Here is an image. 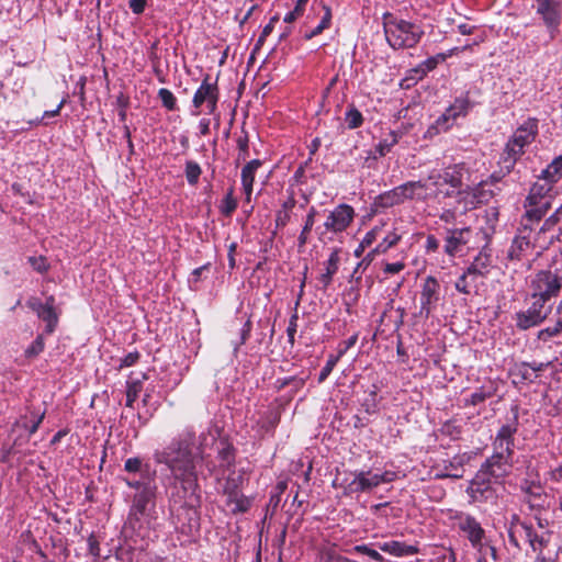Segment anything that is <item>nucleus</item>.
Listing matches in <instances>:
<instances>
[{
    "mask_svg": "<svg viewBox=\"0 0 562 562\" xmlns=\"http://www.w3.org/2000/svg\"><path fill=\"white\" fill-rule=\"evenodd\" d=\"M195 431L186 427L170 443L156 449L153 457L157 464H164L172 477L179 481L186 491H191V497L198 501V474L195 470L193 446Z\"/></svg>",
    "mask_w": 562,
    "mask_h": 562,
    "instance_id": "nucleus-1",
    "label": "nucleus"
},
{
    "mask_svg": "<svg viewBox=\"0 0 562 562\" xmlns=\"http://www.w3.org/2000/svg\"><path fill=\"white\" fill-rule=\"evenodd\" d=\"M517 414L512 424L503 425L497 431L493 447L494 453L485 460L479 471H484L486 476L495 483L503 480L510 472L514 456V435L517 432Z\"/></svg>",
    "mask_w": 562,
    "mask_h": 562,
    "instance_id": "nucleus-2",
    "label": "nucleus"
},
{
    "mask_svg": "<svg viewBox=\"0 0 562 562\" xmlns=\"http://www.w3.org/2000/svg\"><path fill=\"white\" fill-rule=\"evenodd\" d=\"M386 42L394 49L415 47L424 36L420 25L385 12L382 16Z\"/></svg>",
    "mask_w": 562,
    "mask_h": 562,
    "instance_id": "nucleus-3",
    "label": "nucleus"
},
{
    "mask_svg": "<svg viewBox=\"0 0 562 562\" xmlns=\"http://www.w3.org/2000/svg\"><path fill=\"white\" fill-rule=\"evenodd\" d=\"M538 135V120L529 117L520 124L508 138L501 162L506 173H509L517 160L525 154V148L529 146Z\"/></svg>",
    "mask_w": 562,
    "mask_h": 562,
    "instance_id": "nucleus-4",
    "label": "nucleus"
},
{
    "mask_svg": "<svg viewBox=\"0 0 562 562\" xmlns=\"http://www.w3.org/2000/svg\"><path fill=\"white\" fill-rule=\"evenodd\" d=\"M562 286V250L557 255L552 265L538 271L530 281L531 297L546 302L558 296Z\"/></svg>",
    "mask_w": 562,
    "mask_h": 562,
    "instance_id": "nucleus-5",
    "label": "nucleus"
},
{
    "mask_svg": "<svg viewBox=\"0 0 562 562\" xmlns=\"http://www.w3.org/2000/svg\"><path fill=\"white\" fill-rule=\"evenodd\" d=\"M491 267L492 256L486 249H483L458 278L454 283L456 290L465 295L477 292L479 279L485 278L490 273Z\"/></svg>",
    "mask_w": 562,
    "mask_h": 562,
    "instance_id": "nucleus-6",
    "label": "nucleus"
},
{
    "mask_svg": "<svg viewBox=\"0 0 562 562\" xmlns=\"http://www.w3.org/2000/svg\"><path fill=\"white\" fill-rule=\"evenodd\" d=\"M450 519L454 521L456 527L468 539L471 547L481 551L487 541L486 531L481 522L471 514L460 510L451 512Z\"/></svg>",
    "mask_w": 562,
    "mask_h": 562,
    "instance_id": "nucleus-7",
    "label": "nucleus"
},
{
    "mask_svg": "<svg viewBox=\"0 0 562 562\" xmlns=\"http://www.w3.org/2000/svg\"><path fill=\"white\" fill-rule=\"evenodd\" d=\"M353 479L345 486V494H358L370 492L382 483H391L395 480L396 474L392 471H384L382 473H372L371 471H357Z\"/></svg>",
    "mask_w": 562,
    "mask_h": 562,
    "instance_id": "nucleus-8",
    "label": "nucleus"
},
{
    "mask_svg": "<svg viewBox=\"0 0 562 562\" xmlns=\"http://www.w3.org/2000/svg\"><path fill=\"white\" fill-rule=\"evenodd\" d=\"M432 176H438V189H442L441 195L452 196L462 189L464 175L468 173V169L464 164H456L448 166L442 170L434 169L430 171Z\"/></svg>",
    "mask_w": 562,
    "mask_h": 562,
    "instance_id": "nucleus-9",
    "label": "nucleus"
},
{
    "mask_svg": "<svg viewBox=\"0 0 562 562\" xmlns=\"http://www.w3.org/2000/svg\"><path fill=\"white\" fill-rule=\"evenodd\" d=\"M218 98L220 91L217 82H212L210 75H206L203 78L200 87L194 92L192 99V105L194 108V111H192V114L199 115L200 109L204 103L206 104L209 114H215L217 110Z\"/></svg>",
    "mask_w": 562,
    "mask_h": 562,
    "instance_id": "nucleus-10",
    "label": "nucleus"
},
{
    "mask_svg": "<svg viewBox=\"0 0 562 562\" xmlns=\"http://www.w3.org/2000/svg\"><path fill=\"white\" fill-rule=\"evenodd\" d=\"M531 305L526 311L516 313L515 321L517 328L527 330L542 324L551 313V306L546 305V301L532 297Z\"/></svg>",
    "mask_w": 562,
    "mask_h": 562,
    "instance_id": "nucleus-11",
    "label": "nucleus"
},
{
    "mask_svg": "<svg viewBox=\"0 0 562 562\" xmlns=\"http://www.w3.org/2000/svg\"><path fill=\"white\" fill-rule=\"evenodd\" d=\"M494 480L486 476L484 471H477L467 488L470 502L484 503L495 498L496 491L494 488Z\"/></svg>",
    "mask_w": 562,
    "mask_h": 562,
    "instance_id": "nucleus-12",
    "label": "nucleus"
},
{
    "mask_svg": "<svg viewBox=\"0 0 562 562\" xmlns=\"http://www.w3.org/2000/svg\"><path fill=\"white\" fill-rule=\"evenodd\" d=\"M419 300V316L427 319L436 310L440 301V284L435 277L428 276L425 278L422 284Z\"/></svg>",
    "mask_w": 562,
    "mask_h": 562,
    "instance_id": "nucleus-13",
    "label": "nucleus"
},
{
    "mask_svg": "<svg viewBox=\"0 0 562 562\" xmlns=\"http://www.w3.org/2000/svg\"><path fill=\"white\" fill-rule=\"evenodd\" d=\"M355 216L356 213L351 205L346 203L338 204L326 216L324 228L326 232L340 234L350 226Z\"/></svg>",
    "mask_w": 562,
    "mask_h": 562,
    "instance_id": "nucleus-14",
    "label": "nucleus"
},
{
    "mask_svg": "<svg viewBox=\"0 0 562 562\" xmlns=\"http://www.w3.org/2000/svg\"><path fill=\"white\" fill-rule=\"evenodd\" d=\"M536 13L541 18L549 32L559 30L562 22V1L560 0H535Z\"/></svg>",
    "mask_w": 562,
    "mask_h": 562,
    "instance_id": "nucleus-15",
    "label": "nucleus"
},
{
    "mask_svg": "<svg viewBox=\"0 0 562 562\" xmlns=\"http://www.w3.org/2000/svg\"><path fill=\"white\" fill-rule=\"evenodd\" d=\"M521 227L518 229V234L515 236L509 249L508 258L512 260H520L526 257L530 250L538 247L535 244V234L532 227L524 222H520Z\"/></svg>",
    "mask_w": 562,
    "mask_h": 562,
    "instance_id": "nucleus-16",
    "label": "nucleus"
},
{
    "mask_svg": "<svg viewBox=\"0 0 562 562\" xmlns=\"http://www.w3.org/2000/svg\"><path fill=\"white\" fill-rule=\"evenodd\" d=\"M499 191L490 187V181H481L474 187H467L464 191H459V201L464 200L467 204L476 206L479 204L487 203Z\"/></svg>",
    "mask_w": 562,
    "mask_h": 562,
    "instance_id": "nucleus-17",
    "label": "nucleus"
},
{
    "mask_svg": "<svg viewBox=\"0 0 562 562\" xmlns=\"http://www.w3.org/2000/svg\"><path fill=\"white\" fill-rule=\"evenodd\" d=\"M553 201L554 200H549L548 198L530 199V195H527L524 203L525 213L521 216V222L530 226L533 223H539L552 207Z\"/></svg>",
    "mask_w": 562,
    "mask_h": 562,
    "instance_id": "nucleus-18",
    "label": "nucleus"
},
{
    "mask_svg": "<svg viewBox=\"0 0 562 562\" xmlns=\"http://www.w3.org/2000/svg\"><path fill=\"white\" fill-rule=\"evenodd\" d=\"M472 231L470 227L449 228L445 238V252L449 257H454L461 251L462 247L468 245L471 239Z\"/></svg>",
    "mask_w": 562,
    "mask_h": 562,
    "instance_id": "nucleus-19",
    "label": "nucleus"
},
{
    "mask_svg": "<svg viewBox=\"0 0 562 562\" xmlns=\"http://www.w3.org/2000/svg\"><path fill=\"white\" fill-rule=\"evenodd\" d=\"M562 216V207H558L548 218L544 220L541 227L535 234V244L538 245L540 250L547 249L557 240L555 236L547 237L546 234L552 231Z\"/></svg>",
    "mask_w": 562,
    "mask_h": 562,
    "instance_id": "nucleus-20",
    "label": "nucleus"
},
{
    "mask_svg": "<svg viewBox=\"0 0 562 562\" xmlns=\"http://www.w3.org/2000/svg\"><path fill=\"white\" fill-rule=\"evenodd\" d=\"M156 484H147L143 491L137 492L133 498V505L130 513V521L138 520L139 516H143L147 509V506L155 498Z\"/></svg>",
    "mask_w": 562,
    "mask_h": 562,
    "instance_id": "nucleus-21",
    "label": "nucleus"
},
{
    "mask_svg": "<svg viewBox=\"0 0 562 562\" xmlns=\"http://www.w3.org/2000/svg\"><path fill=\"white\" fill-rule=\"evenodd\" d=\"M438 176L429 172L426 179L415 181L417 201H428L437 199L442 193V189H438Z\"/></svg>",
    "mask_w": 562,
    "mask_h": 562,
    "instance_id": "nucleus-22",
    "label": "nucleus"
},
{
    "mask_svg": "<svg viewBox=\"0 0 562 562\" xmlns=\"http://www.w3.org/2000/svg\"><path fill=\"white\" fill-rule=\"evenodd\" d=\"M471 459L469 453L454 456L451 460L443 463L442 471L437 473L438 477L461 479L464 474V464Z\"/></svg>",
    "mask_w": 562,
    "mask_h": 562,
    "instance_id": "nucleus-23",
    "label": "nucleus"
},
{
    "mask_svg": "<svg viewBox=\"0 0 562 562\" xmlns=\"http://www.w3.org/2000/svg\"><path fill=\"white\" fill-rule=\"evenodd\" d=\"M55 300L49 296L46 303L34 302L30 303V306L37 313L38 317L46 322V331L53 333L57 324V315L54 310Z\"/></svg>",
    "mask_w": 562,
    "mask_h": 562,
    "instance_id": "nucleus-24",
    "label": "nucleus"
},
{
    "mask_svg": "<svg viewBox=\"0 0 562 562\" xmlns=\"http://www.w3.org/2000/svg\"><path fill=\"white\" fill-rule=\"evenodd\" d=\"M261 160L252 159L241 169V186L247 202H250L256 172L261 167Z\"/></svg>",
    "mask_w": 562,
    "mask_h": 562,
    "instance_id": "nucleus-25",
    "label": "nucleus"
},
{
    "mask_svg": "<svg viewBox=\"0 0 562 562\" xmlns=\"http://www.w3.org/2000/svg\"><path fill=\"white\" fill-rule=\"evenodd\" d=\"M318 9H319V11H317L315 9V12L321 15V20L315 27L305 32L304 38L307 41L322 34L325 30L329 29L331 25V18H333L331 9L328 5H326L325 3H319Z\"/></svg>",
    "mask_w": 562,
    "mask_h": 562,
    "instance_id": "nucleus-26",
    "label": "nucleus"
},
{
    "mask_svg": "<svg viewBox=\"0 0 562 562\" xmlns=\"http://www.w3.org/2000/svg\"><path fill=\"white\" fill-rule=\"evenodd\" d=\"M554 182L555 181H551V179H547L542 173L541 178L530 188L528 195H530V199L548 198L549 200H554L557 195V191L553 187Z\"/></svg>",
    "mask_w": 562,
    "mask_h": 562,
    "instance_id": "nucleus-27",
    "label": "nucleus"
},
{
    "mask_svg": "<svg viewBox=\"0 0 562 562\" xmlns=\"http://www.w3.org/2000/svg\"><path fill=\"white\" fill-rule=\"evenodd\" d=\"M339 260V249L335 248L331 250L327 261L325 262V272L318 278V282L324 289L331 283L334 274L338 271Z\"/></svg>",
    "mask_w": 562,
    "mask_h": 562,
    "instance_id": "nucleus-28",
    "label": "nucleus"
},
{
    "mask_svg": "<svg viewBox=\"0 0 562 562\" xmlns=\"http://www.w3.org/2000/svg\"><path fill=\"white\" fill-rule=\"evenodd\" d=\"M383 552L392 554L394 557H408L414 555L418 552L417 547L406 544L401 541H389L380 544L379 547Z\"/></svg>",
    "mask_w": 562,
    "mask_h": 562,
    "instance_id": "nucleus-29",
    "label": "nucleus"
},
{
    "mask_svg": "<svg viewBox=\"0 0 562 562\" xmlns=\"http://www.w3.org/2000/svg\"><path fill=\"white\" fill-rule=\"evenodd\" d=\"M402 203H404V199L398 186L379 194L374 200V205L383 209H389Z\"/></svg>",
    "mask_w": 562,
    "mask_h": 562,
    "instance_id": "nucleus-30",
    "label": "nucleus"
},
{
    "mask_svg": "<svg viewBox=\"0 0 562 562\" xmlns=\"http://www.w3.org/2000/svg\"><path fill=\"white\" fill-rule=\"evenodd\" d=\"M555 322L553 325L548 326L538 331V339L541 341H548L552 337H555L562 333V300L559 302L555 308Z\"/></svg>",
    "mask_w": 562,
    "mask_h": 562,
    "instance_id": "nucleus-31",
    "label": "nucleus"
},
{
    "mask_svg": "<svg viewBox=\"0 0 562 562\" xmlns=\"http://www.w3.org/2000/svg\"><path fill=\"white\" fill-rule=\"evenodd\" d=\"M457 120L452 117L451 112L447 109L436 121L428 127L427 135L434 136L441 132H447Z\"/></svg>",
    "mask_w": 562,
    "mask_h": 562,
    "instance_id": "nucleus-32",
    "label": "nucleus"
},
{
    "mask_svg": "<svg viewBox=\"0 0 562 562\" xmlns=\"http://www.w3.org/2000/svg\"><path fill=\"white\" fill-rule=\"evenodd\" d=\"M316 215H317V210L314 206L310 207V210L305 216L303 228L297 238L299 249H303L305 247V245L307 244L310 233L315 224Z\"/></svg>",
    "mask_w": 562,
    "mask_h": 562,
    "instance_id": "nucleus-33",
    "label": "nucleus"
},
{
    "mask_svg": "<svg viewBox=\"0 0 562 562\" xmlns=\"http://www.w3.org/2000/svg\"><path fill=\"white\" fill-rule=\"evenodd\" d=\"M524 529L532 550L537 552L538 555H542V551L548 544V537L544 533L538 535L531 527L525 526Z\"/></svg>",
    "mask_w": 562,
    "mask_h": 562,
    "instance_id": "nucleus-34",
    "label": "nucleus"
},
{
    "mask_svg": "<svg viewBox=\"0 0 562 562\" xmlns=\"http://www.w3.org/2000/svg\"><path fill=\"white\" fill-rule=\"evenodd\" d=\"M217 457L220 460V467L224 469H228L234 465L235 462V450L232 445L228 442L221 441Z\"/></svg>",
    "mask_w": 562,
    "mask_h": 562,
    "instance_id": "nucleus-35",
    "label": "nucleus"
},
{
    "mask_svg": "<svg viewBox=\"0 0 562 562\" xmlns=\"http://www.w3.org/2000/svg\"><path fill=\"white\" fill-rule=\"evenodd\" d=\"M495 393V389L492 386H482L473 392L469 397L464 398L465 406H476L487 398L492 397Z\"/></svg>",
    "mask_w": 562,
    "mask_h": 562,
    "instance_id": "nucleus-36",
    "label": "nucleus"
},
{
    "mask_svg": "<svg viewBox=\"0 0 562 562\" xmlns=\"http://www.w3.org/2000/svg\"><path fill=\"white\" fill-rule=\"evenodd\" d=\"M400 134L391 131L384 138H382L376 145H375V151L379 154L380 157L385 156L387 153L391 151L392 147L398 143Z\"/></svg>",
    "mask_w": 562,
    "mask_h": 562,
    "instance_id": "nucleus-37",
    "label": "nucleus"
},
{
    "mask_svg": "<svg viewBox=\"0 0 562 562\" xmlns=\"http://www.w3.org/2000/svg\"><path fill=\"white\" fill-rule=\"evenodd\" d=\"M471 108V103L469 98L460 97L457 98L453 103L448 108V110L451 112L452 117L456 120L460 116H465Z\"/></svg>",
    "mask_w": 562,
    "mask_h": 562,
    "instance_id": "nucleus-38",
    "label": "nucleus"
},
{
    "mask_svg": "<svg viewBox=\"0 0 562 562\" xmlns=\"http://www.w3.org/2000/svg\"><path fill=\"white\" fill-rule=\"evenodd\" d=\"M143 389L142 380H128L126 382V406L133 407Z\"/></svg>",
    "mask_w": 562,
    "mask_h": 562,
    "instance_id": "nucleus-39",
    "label": "nucleus"
},
{
    "mask_svg": "<svg viewBox=\"0 0 562 562\" xmlns=\"http://www.w3.org/2000/svg\"><path fill=\"white\" fill-rule=\"evenodd\" d=\"M543 175L547 179H551V181H558L562 178V154L552 160L543 170Z\"/></svg>",
    "mask_w": 562,
    "mask_h": 562,
    "instance_id": "nucleus-40",
    "label": "nucleus"
},
{
    "mask_svg": "<svg viewBox=\"0 0 562 562\" xmlns=\"http://www.w3.org/2000/svg\"><path fill=\"white\" fill-rule=\"evenodd\" d=\"M184 173L189 184L195 186L199 182L202 169L198 162L193 160H188L186 162Z\"/></svg>",
    "mask_w": 562,
    "mask_h": 562,
    "instance_id": "nucleus-41",
    "label": "nucleus"
},
{
    "mask_svg": "<svg viewBox=\"0 0 562 562\" xmlns=\"http://www.w3.org/2000/svg\"><path fill=\"white\" fill-rule=\"evenodd\" d=\"M344 353L345 350H339L337 355H330L328 357L326 364L324 366L318 375V383H323L328 378V375L331 373L335 366L337 364V362L339 361Z\"/></svg>",
    "mask_w": 562,
    "mask_h": 562,
    "instance_id": "nucleus-42",
    "label": "nucleus"
},
{
    "mask_svg": "<svg viewBox=\"0 0 562 562\" xmlns=\"http://www.w3.org/2000/svg\"><path fill=\"white\" fill-rule=\"evenodd\" d=\"M158 98L161 101L162 106H165L168 111H176L178 109L177 98L169 89H167V88L159 89Z\"/></svg>",
    "mask_w": 562,
    "mask_h": 562,
    "instance_id": "nucleus-43",
    "label": "nucleus"
},
{
    "mask_svg": "<svg viewBox=\"0 0 562 562\" xmlns=\"http://www.w3.org/2000/svg\"><path fill=\"white\" fill-rule=\"evenodd\" d=\"M345 121L347 123L348 128L355 130L362 125L363 123V116L361 112L356 109L355 106H351L345 115Z\"/></svg>",
    "mask_w": 562,
    "mask_h": 562,
    "instance_id": "nucleus-44",
    "label": "nucleus"
},
{
    "mask_svg": "<svg viewBox=\"0 0 562 562\" xmlns=\"http://www.w3.org/2000/svg\"><path fill=\"white\" fill-rule=\"evenodd\" d=\"M401 239V236L396 233H390L386 235L381 243L376 245V247L373 249V252L378 254H384L391 247L395 246L398 240Z\"/></svg>",
    "mask_w": 562,
    "mask_h": 562,
    "instance_id": "nucleus-45",
    "label": "nucleus"
},
{
    "mask_svg": "<svg viewBox=\"0 0 562 562\" xmlns=\"http://www.w3.org/2000/svg\"><path fill=\"white\" fill-rule=\"evenodd\" d=\"M234 190L231 188L224 199L222 200L221 204V212L222 214L229 216L237 207V201L234 198Z\"/></svg>",
    "mask_w": 562,
    "mask_h": 562,
    "instance_id": "nucleus-46",
    "label": "nucleus"
},
{
    "mask_svg": "<svg viewBox=\"0 0 562 562\" xmlns=\"http://www.w3.org/2000/svg\"><path fill=\"white\" fill-rule=\"evenodd\" d=\"M451 54H449L450 56ZM448 57L447 54L440 53L435 56H431L427 58L423 64L420 65L423 71L428 72L434 70L438 64L443 63L446 58Z\"/></svg>",
    "mask_w": 562,
    "mask_h": 562,
    "instance_id": "nucleus-47",
    "label": "nucleus"
},
{
    "mask_svg": "<svg viewBox=\"0 0 562 562\" xmlns=\"http://www.w3.org/2000/svg\"><path fill=\"white\" fill-rule=\"evenodd\" d=\"M362 407L369 415L375 414L378 412V394L375 390L368 394V397L362 403Z\"/></svg>",
    "mask_w": 562,
    "mask_h": 562,
    "instance_id": "nucleus-48",
    "label": "nucleus"
},
{
    "mask_svg": "<svg viewBox=\"0 0 562 562\" xmlns=\"http://www.w3.org/2000/svg\"><path fill=\"white\" fill-rule=\"evenodd\" d=\"M308 0H296L295 8L285 14L284 22L285 23H292L294 22L299 16L303 14L304 7L307 3Z\"/></svg>",
    "mask_w": 562,
    "mask_h": 562,
    "instance_id": "nucleus-49",
    "label": "nucleus"
},
{
    "mask_svg": "<svg viewBox=\"0 0 562 562\" xmlns=\"http://www.w3.org/2000/svg\"><path fill=\"white\" fill-rule=\"evenodd\" d=\"M238 158L237 160H246L249 156V140L247 135L237 138Z\"/></svg>",
    "mask_w": 562,
    "mask_h": 562,
    "instance_id": "nucleus-50",
    "label": "nucleus"
},
{
    "mask_svg": "<svg viewBox=\"0 0 562 562\" xmlns=\"http://www.w3.org/2000/svg\"><path fill=\"white\" fill-rule=\"evenodd\" d=\"M398 187L402 191L404 202L406 200H417L415 181H407Z\"/></svg>",
    "mask_w": 562,
    "mask_h": 562,
    "instance_id": "nucleus-51",
    "label": "nucleus"
},
{
    "mask_svg": "<svg viewBox=\"0 0 562 562\" xmlns=\"http://www.w3.org/2000/svg\"><path fill=\"white\" fill-rule=\"evenodd\" d=\"M353 551L360 554H366L375 561H383V557L376 550L371 549L367 544H358L353 548Z\"/></svg>",
    "mask_w": 562,
    "mask_h": 562,
    "instance_id": "nucleus-52",
    "label": "nucleus"
},
{
    "mask_svg": "<svg viewBox=\"0 0 562 562\" xmlns=\"http://www.w3.org/2000/svg\"><path fill=\"white\" fill-rule=\"evenodd\" d=\"M153 483H155V479L153 476H150L149 474H147L146 476H143L142 480H134V481L126 480L127 486L136 490L137 492L143 491V488L145 486H147V484H153Z\"/></svg>",
    "mask_w": 562,
    "mask_h": 562,
    "instance_id": "nucleus-53",
    "label": "nucleus"
},
{
    "mask_svg": "<svg viewBox=\"0 0 562 562\" xmlns=\"http://www.w3.org/2000/svg\"><path fill=\"white\" fill-rule=\"evenodd\" d=\"M44 350V339L42 336H37L32 345L25 350L26 357H35Z\"/></svg>",
    "mask_w": 562,
    "mask_h": 562,
    "instance_id": "nucleus-54",
    "label": "nucleus"
},
{
    "mask_svg": "<svg viewBox=\"0 0 562 562\" xmlns=\"http://www.w3.org/2000/svg\"><path fill=\"white\" fill-rule=\"evenodd\" d=\"M297 321H299L297 314H293L290 317L289 326H288V329H286L288 339H289V342L292 346L294 345V337H295V334H296V330H297Z\"/></svg>",
    "mask_w": 562,
    "mask_h": 562,
    "instance_id": "nucleus-55",
    "label": "nucleus"
},
{
    "mask_svg": "<svg viewBox=\"0 0 562 562\" xmlns=\"http://www.w3.org/2000/svg\"><path fill=\"white\" fill-rule=\"evenodd\" d=\"M143 463L139 458H128L124 463V470L130 473L142 471Z\"/></svg>",
    "mask_w": 562,
    "mask_h": 562,
    "instance_id": "nucleus-56",
    "label": "nucleus"
},
{
    "mask_svg": "<svg viewBox=\"0 0 562 562\" xmlns=\"http://www.w3.org/2000/svg\"><path fill=\"white\" fill-rule=\"evenodd\" d=\"M291 221V213L278 210L276 212V227L277 228H283L288 225V223Z\"/></svg>",
    "mask_w": 562,
    "mask_h": 562,
    "instance_id": "nucleus-57",
    "label": "nucleus"
},
{
    "mask_svg": "<svg viewBox=\"0 0 562 562\" xmlns=\"http://www.w3.org/2000/svg\"><path fill=\"white\" fill-rule=\"evenodd\" d=\"M380 231L381 228L378 226L369 231L361 240L362 247H370L376 240Z\"/></svg>",
    "mask_w": 562,
    "mask_h": 562,
    "instance_id": "nucleus-58",
    "label": "nucleus"
},
{
    "mask_svg": "<svg viewBox=\"0 0 562 562\" xmlns=\"http://www.w3.org/2000/svg\"><path fill=\"white\" fill-rule=\"evenodd\" d=\"M139 359V352L133 351L121 359L120 369L134 366Z\"/></svg>",
    "mask_w": 562,
    "mask_h": 562,
    "instance_id": "nucleus-59",
    "label": "nucleus"
},
{
    "mask_svg": "<svg viewBox=\"0 0 562 562\" xmlns=\"http://www.w3.org/2000/svg\"><path fill=\"white\" fill-rule=\"evenodd\" d=\"M88 550L92 557H94V558L100 557V544H99L98 539L93 535H91L88 538Z\"/></svg>",
    "mask_w": 562,
    "mask_h": 562,
    "instance_id": "nucleus-60",
    "label": "nucleus"
},
{
    "mask_svg": "<svg viewBox=\"0 0 562 562\" xmlns=\"http://www.w3.org/2000/svg\"><path fill=\"white\" fill-rule=\"evenodd\" d=\"M250 331H251V323L250 321H247L243 328H241V331H240V340L239 342L235 346V351H237L238 347L244 345L247 339L249 338V335H250Z\"/></svg>",
    "mask_w": 562,
    "mask_h": 562,
    "instance_id": "nucleus-61",
    "label": "nucleus"
},
{
    "mask_svg": "<svg viewBox=\"0 0 562 562\" xmlns=\"http://www.w3.org/2000/svg\"><path fill=\"white\" fill-rule=\"evenodd\" d=\"M404 268V262L397 261L392 263H385L383 271L387 274H396L400 273Z\"/></svg>",
    "mask_w": 562,
    "mask_h": 562,
    "instance_id": "nucleus-62",
    "label": "nucleus"
},
{
    "mask_svg": "<svg viewBox=\"0 0 562 562\" xmlns=\"http://www.w3.org/2000/svg\"><path fill=\"white\" fill-rule=\"evenodd\" d=\"M439 248V240L434 235H428L425 243L427 254L435 252Z\"/></svg>",
    "mask_w": 562,
    "mask_h": 562,
    "instance_id": "nucleus-63",
    "label": "nucleus"
},
{
    "mask_svg": "<svg viewBox=\"0 0 562 562\" xmlns=\"http://www.w3.org/2000/svg\"><path fill=\"white\" fill-rule=\"evenodd\" d=\"M147 0H128V5L133 13L142 14L145 10Z\"/></svg>",
    "mask_w": 562,
    "mask_h": 562,
    "instance_id": "nucleus-64",
    "label": "nucleus"
}]
</instances>
